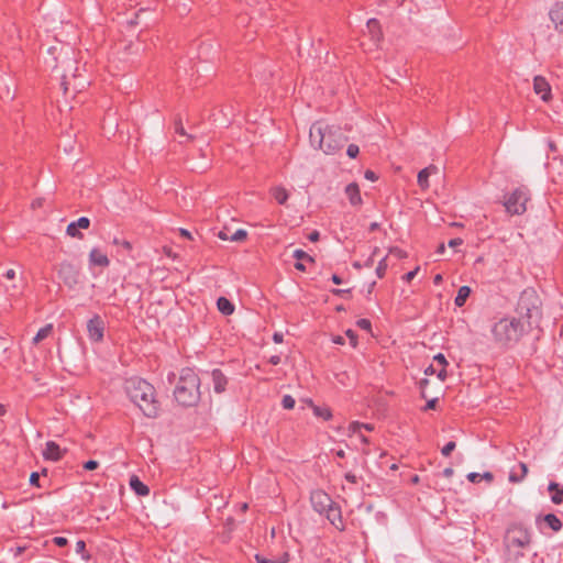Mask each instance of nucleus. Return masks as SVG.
Returning a JSON list of instances; mask_svg holds the SVG:
<instances>
[{
    "mask_svg": "<svg viewBox=\"0 0 563 563\" xmlns=\"http://www.w3.org/2000/svg\"><path fill=\"white\" fill-rule=\"evenodd\" d=\"M125 391L141 411L148 418L157 416L158 406L154 397V387L142 378H130L125 382Z\"/></svg>",
    "mask_w": 563,
    "mask_h": 563,
    "instance_id": "nucleus-1",
    "label": "nucleus"
},
{
    "mask_svg": "<svg viewBox=\"0 0 563 563\" xmlns=\"http://www.w3.org/2000/svg\"><path fill=\"white\" fill-rule=\"evenodd\" d=\"M529 329L530 327L521 318L505 317L494 323L492 333L498 345L512 347Z\"/></svg>",
    "mask_w": 563,
    "mask_h": 563,
    "instance_id": "nucleus-2",
    "label": "nucleus"
},
{
    "mask_svg": "<svg viewBox=\"0 0 563 563\" xmlns=\"http://www.w3.org/2000/svg\"><path fill=\"white\" fill-rule=\"evenodd\" d=\"M174 396L176 401L185 407L198 404L200 400V378L194 369H181Z\"/></svg>",
    "mask_w": 563,
    "mask_h": 563,
    "instance_id": "nucleus-3",
    "label": "nucleus"
},
{
    "mask_svg": "<svg viewBox=\"0 0 563 563\" xmlns=\"http://www.w3.org/2000/svg\"><path fill=\"white\" fill-rule=\"evenodd\" d=\"M541 300L532 288L525 289L518 300L517 311L520 318L531 328L541 319Z\"/></svg>",
    "mask_w": 563,
    "mask_h": 563,
    "instance_id": "nucleus-4",
    "label": "nucleus"
},
{
    "mask_svg": "<svg viewBox=\"0 0 563 563\" xmlns=\"http://www.w3.org/2000/svg\"><path fill=\"white\" fill-rule=\"evenodd\" d=\"M529 200V191L526 187H519L506 199L504 206L510 214H522L527 210V202Z\"/></svg>",
    "mask_w": 563,
    "mask_h": 563,
    "instance_id": "nucleus-5",
    "label": "nucleus"
},
{
    "mask_svg": "<svg viewBox=\"0 0 563 563\" xmlns=\"http://www.w3.org/2000/svg\"><path fill=\"white\" fill-rule=\"evenodd\" d=\"M531 542V534L527 528L521 526H514L507 531L506 543L509 549L511 548H526Z\"/></svg>",
    "mask_w": 563,
    "mask_h": 563,
    "instance_id": "nucleus-6",
    "label": "nucleus"
},
{
    "mask_svg": "<svg viewBox=\"0 0 563 563\" xmlns=\"http://www.w3.org/2000/svg\"><path fill=\"white\" fill-rule=\"evenodd\" d=\"M339 129L334 125L330 126L325 121L319 120L311 124L309 129L310 141H335V133Z\"/></svg>",
    "mask_w": 563,
    "mask_h": 563,
    "instance_id": "nucleus-7",
    "label": "nucleus"
},
{
    "mask_svg": "<svg viewBox=\"0 0 563 563\" xmlns=\"http://www.w3.org/2000/svg\"><path fill=\"white\" fill-rule=\"evenodd\" d=\"M57 275L69 289H74L79 283V269L69 262L59 264Z\"/></svg>",
    "mask_w": 563,
    "mask_h": 563,
    "instance_id": "nucleus-8",
    "label": "nucleus"
},
{
    "mask_svg": "<svg viewBox=\"0 0 563 563\" xmlns=\"http://www.w3.org/2000/svg\"><path fill=\"white\" fill-rule=\"evenodd\" d=\"M310 501L312 508L320 515H323L327 508L331 507L334 503L332 498L321 489H316L311 492Z\"/></svg>",
    "mask_w": 563,
    "mask_h": 563,
    "instance_id": "nucleus-9",
    "label": "nucleus"
},
{
    "mask_svg": "<svg viewBox=\"0 0 563 563\" xmlns=\"http://www.w3.org/2000/svg\"><path fill=\"white\" fill-rule=\"evenodd\" d=\"M88 336L93 342H100L103 339L104 322L100 316L95 314L87 323Z\"/></svg>",
    "mask_w": 563,
    "mask_h": 563,
    "instance_id": "nucleus-10",
    "label": "nucleus"
},
{
    "mask_svg": "<svg viewBox=\"0 0 563 563\" xmlns=\"http://www.w3.org/2000/svg\"><path fill=\"white\" fill-rule=\"evenodd\" d=\"M323 515L338 530L343 531L345 529L342 520L341 508L335 503H333L331 507L327 508Z\"/></svg>",
    "mask_w": 563,
    "mask_h": 563,
    "instance_id": "nucleus-11",
    "label": "nucleus"
},
{
    "mask_svg": "<svg viewBox=\"0 0 563 563\" xmlns=\"http://www.w3.org/2000/svg\"><path fill=\"white\" fill-rule=\"evenodd\" d=\"M533 90L543 101H549L552 97L551 86L543 76L538 75L533 78Z\"/></svg>",
    "mask_w": 563,
    "mask_h": 563,
    "instance_id": "nucleus-12",
    "label": "nucleus"
},
{
    "mask_svg": "<svg viewBox=\"0 0 563 563\" xmlns=\"http://www.w3.org/2000/svg\"><path fill=\"white\" fill-rule=\"evenodd\" d=\"M90 220L87 217H80L77 221L70 222L67 225L66 233L71 238H82V233L79 229H88Z\"/></svg>",
    "mask_w": 563,
    "mask_h": 563,
    "instance_id": "nucleus-13",
    "label": "nucleus"
},
{
    "mask_svg": "<svg viewBox=\"0 0 563 563\" xmlns=\"http://www.w3.org/2000/svg\"><path fill=\"white\" fill-rule=\"evenodd\" d=\"M537 526L540 530H542L541 525H547L551 530L558 532L562 529V521L554 515V514H548L543 517L539 516L536 520Z\"/></svg>",
    "mask_w": 563,
    "mask_h": 563,
    "instance_id": "nucleus-14",
    "label": "nucleus"
},
{
    "mask_svg": "<svg viewBox=\"0 0 563 563\" xmlns=\"http://www.w3.org/2000/svg\"><path fill=\"white\" fill-rule=\"evenodd\" d=\"M549 15L555 30L563 33V2H556L550 10Z\"/></svg>",
    "mask_w": 563,
    "mask_h": 563,
    "instance_id": "nucleus-15",
    "label": "nucleus"
},
{
    "mask_svg": "<svg viewBox=\"0 0 563 563\" xmlns=\"http://www.w3.org/2000/svg\"><path fill=\"white\" fill-rule=\"evenodd\" d=\"M211 380L213 384V390L217 394H221L225 390L228 385V378L227 376L221 372L219 368H214L211 373Z\"/></svg>",
    "mask_w": 563,
    "mask_h": 563,
    "instance_id": "nucleus-16",
    "label": "nucleus"
},
{
    "mask_svg": "<svg viewBox=\"0 0 563 563\" xmlns=\"http://www.w3.org/2000/svg\"><path fill=\"white\" fill-rule=\"evenodd\" d=\"M366 26L371 35V40L375 44H378L383 40V31L379 21L374 18L369 19L366 23Z\"/></svg>",
    "mask_w": 563,
    "mask_h": 563,
    "instance_id": "nucleus-17",
    "label": "nucleus"
},
{
    "mask_svg": "<svg viewBox=\"0 0 563 563\" xmlns=\"http://www.w3.org/2000/svg\"><path fill=\"white\" fill-rule=\"evenodd\" d=\"M345 194L349 198V201L352 206L362 205V197L360 192V187L356 183H351L345 187Z\"/></svg>",
    "mask_w": 563,
    "mask_h": 563,
    "instance_id": "nucleus-18",
    "label": "nucleus"
},
{
    "mask_svg": "<svg viewBox=\"0 0 563 563\" xmlns=\"http://www.w3.org/2000/svg\"><path fill=\"white\" fill-rule=\"evenodd\" d=\"M43 455L46 460L58 461L62 457V450L54 441L46 442Z\"/></svg>",
    "mask_w": 563,
    "mask_h": 563,
    "instance_id": "nucleus-19",
    "label": "nucleus"
},
{
    "mask_svg": "<svg viewBox=\"0 0 563 563\" xmlns=\"http://www.w3.org/2000/svg\"><path fill=\"white\" fill-rule=\"evenodd\" d=\"M89 263L91 265L107 267L110 263L108 256L98 249H92L89 253Z\"/></svg>",
    "mask_w": 563,
    "mask_h": 563,
    "instance_id": "nucleus-20",
    "label": "nucleus"
},
{
    "mask_svg": "<svg viewBox=\"0 0 563 563\" xmlns=\"http://www.w3.org/2000/svg\"><path fill=\"white\" fill-rule=\"evenodd\" d=\"M130 487L137 496H147L150 494L147 485L135 475L130 478Z\"/></svg>",
    "mask_w": 563,
    "mask_h": 563,
    "instance_id": "nucleus-21",
    "label": "nucleus"
},
{
    "mask_svg": "<svg viewBox=\"0 0 563 563\" xmlns=\"http://www.w3.org/2000/svg\"><path fill=\"white\" fill-rule=\"evenodd\" d=\"M77 77L78 76L76 74H73L71 78H69V76L67 74L62 75L60 85H62L65 93H67L69 86H73L74 90H80L85 86V81L79 82V84L76 82Z\"/></svg>",
    "mask_w": 563,
    "mask_h": 563,
    "instance_id": "nucleus-22",
    "label": "nucleus"
},
{
    "mask_svg": "<svg viewBox=\"0 0 563 563\" xmlns=\"http://www.w3.org/2000/svg\"><path fill=\"white\" fill-rule=\"evenodd\" d=\"M217 307L224 316H230L234 311V305L225 297H220L217 301Z\"/></svg>",
    "mask_w": 563,
    "mask_h": 563,
    "instance_id": "nucleus-23",
    "label": "nucleus"
},
{
    "mask_svg": "<svg viewBox=\"0 0 563 563\" xmlns=\"http://www.w3.org/2000/svg\"><path fill=\"white\" fill-rule=\"evenodd\" d=\"M471 294V288L468 286H462L457 290V295L454 299V303L456 307H463L466 302V299L468 298Z\"/></svg>",
    "mask_w": 563,
    "mask_h": 563,
    "instance_id": "nucleus-24",
    "label": "nucleus"
},
{
    "mask_svg": "<svg viewBox=\"0 0 563 563\" xmlns=\"http://www.w3.org/2000/svg\"><path fill=\"white\" fill-rule=\"evenodd\" d=\"M255 561L257 563H287L289 561V554L285 552L279 558L274 560L266 559L261 554H255Z\"/></svg>",
    "mask_w": 563,
    "mask_h": 563,
    "instance_id": "nucleus-25",
    "label": "nucleus"
},
{
    "mask_svg": "<svg viewBox=\"0 0 563 563\" xmlns=\"http://www.w3.org/2000/svg\"><path fill=\"white\" fill-rule=\"evenodd\" d=\"M272 195L279 205H285L288 199V192L284 187L273 188Z\"/></svg>",
    "mask_w": 563,
    "mask_h": 563,
    "instance_id": "nucleus-26",
    "label": "nucleus"
},
{
    "mask_svg": "<svg viewBox=\"0 0 563 563\" xmlns=\"http://www.w3.org/2000/svg\"><path fill=\"white\" fill-rule=\"evenodd\" d=\"M310 406L313 409L314 416L322 418L323 420H329L332 417L331 410L328 407H319L314 406L312 401H309Z\"/></svg>",
    "mask_w": 563,
    "mask_h": 563,
    "instance_id": "nucleus-27",
    "label": "nucleus"
},
{
    "mask_svg": "<svg viewBox=\"0 0 563 563\" xmlns=\"http://www.w3.org/2000/svg\"><path fill=\"white\" fill-rule=\"evenodd\" d=\"M306 170L303 168H300V170L298 172V174H296L294 176V179L299 184L300 187L302 188H306L308 186H310L312 184V177L311 176H305V175H299V174H303Z\"/></svg>",
    "mask_w": 563,
    "mask_h": 563,
    "instance_id": "nucleus-28",
    "label": "nucleus"
},
{
    "mask_svg": "<svg viewBox=\"0 0 563 563\" xmlns=\"http://www.w3.org/2000/svg\"><path fill=\"white\" fill-rule=\"evenodd\" d=\"M519 467L521 470V475L518 476L516 473L511 472L509 474V482L511 483H520L525 477L526 475L528 474V466L526 463H519Z\"/></svg>",
    "mask_w": 563,
    "mask_h": 563,
    "instance_id": "nucleus-29",
    "label": "nucleus"
},
{
    "mask_svg": "<svg viewBox=\"0 0 563 563\" xmlns=\"http://www.w3.org/2000/svg\"><path fill=\"white\" fill-rule=\"evenodd\" d=\"M429 177L430 175L423 169H421L419 173H418V176H417V183L419 185V187L422 189V190H426L429 188L430 184H429Z\"/></svg>",
    "mask_w": 563,
    "mask_h": 563,
    "instance_id": "nucleus-30",
    "label": "nucleus"
},
{
    "mask_svg": "<svg viewBox=\"0 0 563 563\" xmlns=\"http://www.w3.org/2000/svg\"><path fill=\"white\" fill-rule=\"evenodd\" d=\"M318 148L321 150L323 153L330 155L334 154L335 152L340 151L339 143H318Z\"/></svg>",
    "mask_w": 563,
    "mask_h": 563,
    "instance_id": "nucleus-31",
    "label": "nucleus"
},
{
    "mask_svg": "<svg viewBox=\"0 0 563 563\" xmlns=\"http://www.w3.org/2000/svg\"><path fill=\"white\" fill-rule=\"evenodd\" d=\"M51 331H52L51 324L41 328L37 331L36 335L33 338V342L38 343L40 341L46 339L48 336V334L51 333Z\"/></svg>",
    "mask_w": 563,
    "mask_h": 563,
    "instance_id": "nucleus-32",
    "label": "nucleus"
},
{
    "mask_svg": "<svg viewBox=\"0 0 563 563\" xmlns=\"http://www.w3.org/2000/svg\"><path fill=\"white\" fill-rule=\"evenodd\" d=\"M365 429V430H368V431H372L373 430V426L372 424H367V423H361V422H357V421H354L350 424L349 427V430L352 432V433H360L361 429Z\"/></svg>",
    "mask_w": 563,
    "mask_h": 563,
    "instance_id": "nucleus-33",
    "label": "nucleus"
},
{
    "mask_svg": "<svg viewBox=\"0 0 563 563\" xmlns=\"http://www.w3.org/2000/svg\"><path fill=\"white\" fill-rule=\"evenodd\" d=\"M247 232L244 229H239L232 235H230V241L240 242L245 240Z\"/></svg>",
    "mask_w": 563,
    "mask_h": 563,
    "instance_id": "nucleus-34",
    "label": "nucleus"
},
{
    "mask_svg": "<svg viewBox=\"0 0 563 563\" xmlns=\"http://www.w3.org/2000/svg\"><path fill=\"white\" fill-rule=\"evenodd\" d=\"M174 129L175 132L180 136H187L189 139H192V135H188L184 129L183 122L180 119L175 120L174 122Z\"/></svg>",
    "mask_w": 563,
    "mask_h": 563,
    "instance_id": "nucleus-35",
    "label": "nucleus"
},
{
    "mask_svg": "<svg viewBox=\"0 0 563 563\" xmlns=\"http://www.w3.org/2000/svg\"><path fill=\"white\" fill-rule=\"evenodd\" d=\"M292 256L298 261L313 262V258L302 250H295Z\"/></svg>",
    "mask_w": 563,
    "mask_h": 563,
    "instance_id": "nucleus-36",
    "label": "nucleus"
},
{
    "mask_svg": "<svg viewBox=\"0 0 563 563\" xmlns=\"http://www.w3.org/2000/svg\"><path fill=\"white\" fill-rule=\"evenodd\" d=\"M295 404L296 401L290 395H285L282 399V406L284 409H292Z\"/></svg>",
    "mask_w": 563,
    "mask_h": 563,
    "instance_id": "nucleus-37",
    "label": "nucleus"
},
{
    "mask_svg": "<svg viewBox=\"0 0 563 563\" xmlns=\"http://www.w3.org/2000/svg\"><path fill=\"white\" fill-rule=\"evenodd\" d=\"M551 501L555 505H561L563 503V487L552 494Z\"/></svg>",
    "mask_w": 563,
    "mask_h": 563,
    "instance_id": "nucleus-38",
    "label": "nucleus"
},
{
    "mask_svg": "<svg viewBox=\"0 0 563 563\" xmlns=\"http://www.w3.org/2000/svg\"><path fill=\"white\" fill-rule=\"evenodd\" d=\"M386 260V257L382 258L378 263V266L376 267V274L379 278H382L385 275L387 268Z\"/></svg>",
    "mask_w": 563,
    "mask_h": 563,
    "instance_id": "nucleus-39",
    "label": "nucleus"
},
{
    "mask_svg": "<svg viewBox=\"0 0 563 563\" xmlns=\"http://www.w3.org/2000/svg\"><path fill=\"white\" fill-rule=\"evenodd\" d=\"M456 444L454 441H450L448 442L441 450V453L444 455V456H449L452 451L455 449Z\"/></svg>",
    "mask_w": 563,
    "mask_h": 563,
    "instance_id": "nucleus-40",
    "label": "nucleus"
},
{
    "mask_svg": "<svg viewBox=\"0 0 563 563\" xmlns=\"http://www.w3.org/2000/svg\"><path fill=\"white\" fill-rule=\"evenodd\" d=\"M358 153H360L358 146L354 143H351L346 151L347 156L351 158H355Z\"/></svg>",
    "mask_w": 563,
    "mask_h": 563,
    "instance_id": "nucleus-41",
    "label": "nucleus"
},
{
    "mask_svg": "<svg viewBox=\"0 0 563 563\" xmlns=\"http://www.w3.org/2000/svg\"><path fill=\"white\" fill-rule=\"evenodd\" d=\"M357 327L362 330L369 331L372 328L371 321L368 319H360L356 322Z\"/></svg>",
    "mask_w": 563,
    "mask_h": 563,
    "instance_id": "nucleus-42",
    "label": "nucleus"
},
{
    "mask_svg": "<svg viewBox=\"0 0 563 563\" xmlns=\"http://www.w3.org/2000/svg\"><path fill=\"white\" fill-rule=\"evenodd\" d=\"M345 334L350 339L351 345L353 347H355L356 344H357V335H356V333L353 330L349 329V330H346Z\"/></svg>",
    "mask_w": 563,
    "mask_h": 563,
    "instance_id": "nucleus-43",
    "label": "nucleus"
},
{
    "mask_svg": "<svg viewBox=\"0 0 563 563\" xmlns=\"http://www.w3.org/2000/svg\"><path fill=\"white\" fill-rule=\"evenodd\" d=\"M30 484L36 487H40V474L37 472H33L30 476Z\"/></svg>",
    "mask_w": 563,
    "mask_h": 563,
    "instance_id": "nucleus-44",
    "label": "nucleus"
},
{
    "mask_svg": "<svg viewBox=\"0 0 563 563\" xmlns=\"http://www.w3.org/2000/svg\"><path fill=\"white\" fill-rule=\"evenodd\" d=\"M98 462L95 460H89L84 464V468L87 471H93L98 467Z\"/></svg>",
    "mask_w": 563,
    "mask_h": 563,
    "instance_id": "nucleus-45",
    "label": "nucleus"
},
{
    "mask_svg": "<svg viewBox=\"0 0 563 563\" xmlns=\"http://www.w3.org/2000/svg\"><path fill=\"white\" fill-rule=\"evenodd\" d=\"M433 360L435 362H438L440 365H442L443 367H445L448 365V361L442 353H438L437 355H434Z\"/></svg>",
    "mask_w": 563,
    "mask_h": 563,
    "instance_id": "nucleus-46",
    "label": "nucleus"
},
{
    "mask_svg": "<svg viewBox=\"0 0 563 563\" xmlns=\"http://www.w3.org/2000/svg\"><path fill=\"white\" fill-rule=\"evenodd\" d=\"M418 272H419V267H416L415 269H412V271L408 272V273L402 277V278H404V280H406V282H408V283H409V282H411V280L416 277V275H417V273H418Z\"/></svg>",
    "mask_w": 563,
    "mask_h": 563,
    "instance_id": "nucleus-47",
    "label": "nucleus"
},
{
    "mask_svg": "<svg viewBox=\"0 0 563 563\" xmlns=\"http://www.w3.org/2000/svg\"><path fill=\"white\" fill-rule=\"evenodd\" d=\"M86 550V543L82 540L77 541L76 543V552L84 556V552Z\"/></svg>",
    "mask_w": 563,
    "mask_h": 563,
    "instance_id": "nucleus-48",
    "label": "nucleus"
},
{
    "mask_svg": "<svg viewBox=\"0 0 563 563\" xmlns=\"http://www.w3.org/2000/svg\"><path fill=\"white\" fill-rule=\"evenodd\" d=\"M53 542L57 545V547H65L67 543H68V540L64 537H55L53 539Z\"/></svg>",
    "mask_w": 563,
    "mask_h": 563,
    "instance_id": "nucleus-49",
    "label": "nucleus"
},
{
    "mask_svg": "<svg viewBox=\"0 0 563 563\" xmlns=\"http://www.w3.org/2000/svg\"><path fill=\"white\" fill-rule=\"evenodd\" d=\"M467 479L472 483H478L481 481V474L472 472L467 474Z\"/></svg>",
    "mask_w": 563,
    "mask_h": 563,
    "instance_id": "nucleus-50",
    "label": "nucleus"
},
{
    "mask_svg": "<svg viewBox=\"0 0 563 563\" xmlns=\"http://www.w3.org/2000/svg\"><path fill=\"white\" fill-rule=\"evenodd\" d=\"M424 170L431 176V175H435V174L439 173V167L433 165V164H431V165L427 166L424 168Z\"/></svg>",
    "mask_w": 563,
    "mask_h": 563,
    "instance_id": "nucleus-51",
    "label": "nucleus"
},
{
    "mask_svg": "<svg viewBox=\"0 0 563 563\" xmlns=\"http://www.w3.org/2000/svg\"><path fill=\"white\" fill-rule=\"evenodd\" d=\"M364 177L367 179V180H371V181H375L377 180V175L371 170V169H367L364 174Z\"/></svg>",
    "mask_w": 563,
    "mask_h": 563,
    "instance_id": "nucleus-52",
    "label": "nucleus"
},
{
    "mask_svg": "<svg viewBox=\"0 0 563 563\" xmlns=\"http://www.w3.org/2000/svg\"><path fill=\"white\" fill-rule=\"evenodd\" d=\"M344 478L352 483V484H356L357 483V477L355 474L351 473V472H347L345 475H344Z\"/></svg>",
    "mask_w": 563,
    "mask_h": 563,
    "instance_id": "nucleus-53",
    "label": "nucleus"
},
{
    "mask_svg": "<svg viewBox=\"0 0 563 563\" xmlns=\"http://www.w3.org/2000/svg\"><path fill=\"white\" fill-rule=\"evenodd\" d=\"M462 243H463L462 239L455 238V239H452V240L449 241V246L454 249L456 246L462 245Z\"/></svg>",
    "mask_w": 563,
    "mask_h": 563,
    "instance_id": "nucleus-54",
    "label": "nucleus"
},
{
    "mask_svg": "<svg viewBox=\"0 0 563 563\" xmlns=\"http://www.w3.org/2000/svg\"><path fill=\"white\" fill-rule=\"evenodd\" d=\"M438 402V398H432L426 404L424 410L434 409Z\"/></svg>",
    "mask_w": 563,
    "mask_h": 563,
    "instance_id": "nucleus-55",
    "label": "nucleus"
},
{
    "mask_svg": "<svg viewBox=\"0 0 563 563\" xmlns=\"http://www.w3.org/2000/svg\"><path fill=\"white\" fill-rule=\"evenodd\" d=\"M391 254H395L398 258L406 257V253L400 249H394L390 251Z\"/></svg>",
    "mask_w": 563,
    "mask_h": 563,
    "instance_id": "nucleus-56",
    "label": "nucleus"
},
{
    "mask_svg": "<svg viewBox=\"0 0 563 563\" xmlns=\"http://www.w3.org/2000/svg\"><path fill=\"white\" fill-rule=\"evenodd\" d=\"M319 236H320V233L318 231H312L309 235H308V239L311 241V242H317L319 240Z\"/></svg>",
    "mask_w": 563,
    "mask_h": 563,
    "instance_id": "nucleus-57",
    "label": "nucleus"
},
{
    "mask_svg": "<svg viewBox=\"0 0 563 563\" xmlns=\"http://www.w3.org/2000/svg\"><path fill=\"white\" fill-rule=\"evenodd\" d=\"M283 339H284V335L280 332H275L274 335H273V341L275 343H282Z\"/></svg>",
    "mask_w": 563,
    "mask_h": 563,
    "instance_id": "nucleus-58",
    "label": "nucleus"
},
{
    "mask_svg": "<svg viewBox=\"0 0 563 563\" xmlns=\"http://www.w3.org/2000/svg\"><path fill=\"white\" fill-rule=\"evenodd\" d=\"M454 471L452 467H446L443 470L442 474L444 477L450 478L453 475Z\"/></svg>",
    "mask_w": 563,
    "mask_h": 563,
    "instance_id": "nucleus-59",
    "label": "nucleus"
},
{
    "mask_svg": "<svg viewBox=\"0 0 563 563\" xmlns=\"http://www.w3.org/2000/svg\"><path fill=\"white\" fill-rule=\"evenodd\" d=\"M559 488H561V487H560V485H559L558 483H555V482H551V483L549 484V486H548L549 492H553V493H555V490H558Z\"/></svg>",
    "mask_w": 563,
    "mask_h": 563,
    "instance_id": "nucleus-60",
    "label": "nucleus"
},
{
    "mask_svg": "<svg viewBox=\"0 0 563 563\" xmlns=\"http://www.w3.org/2000/svg\"><path fill=\"white\" fill-rule=\"evenodd\" d=\"M269 363L273 364V365H278L280 363V356L279 355L271 356Z\"/></svg>",
    "mask_w": 563,
    "mask_h": 563,
    "instance_id": "nucleus-61",
    "label": "nucleus"
},
{
    "mask_svg": "<svg viewBox=\"0 0 563 563\" xmlns=\"http://www.w3.org/2000/svg\"><path fill=\"white\" fill-rule=\"evenodd\" d=\"M179 234L181 236L186 238V239H191V233L188 230H186V229L180 228L179 229Z\"/></svg>",
    "mask_w": 563,
    "mask_h": 563,
    "instance_id": "nucleus-62",
    "label": "nucleus"
},
{
    "mask_svg": "<svg viewBox=\"0 0 563 563\" xmlns=\"http://www.w3.org/2000/svg\"><path fill=\"white\" fill-rule=\"evenodd\" d=\"M218 236H219V239H221L223 241L230 240V235L224 230H221L218 233Z\"/></svg>",
    "mask_w": 563,
    "mask_h": 563,
    "instance_id": "nucleus-63",
    "label": "nucleus"
},
{
    "mask_svg": "<svg viewBox=\"0 0 563 563\" xmlns=\"http://www.w3.org/2000/svg\"><path fill=\"white\" fill-rule=\"evenodd\" d=\"M482 478H483V479H486V481H488V482H492V481H493V478H494V476H493V474H492L490 472H485L484 474H482V475H481V479H482Z\"/></svg>",
    "mask_w": 563,
    "mask_h": 563,
    "instance_id": "nucleus-64",
    "label": "nucleus"
}]
</instances>
